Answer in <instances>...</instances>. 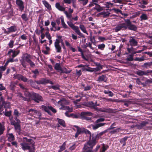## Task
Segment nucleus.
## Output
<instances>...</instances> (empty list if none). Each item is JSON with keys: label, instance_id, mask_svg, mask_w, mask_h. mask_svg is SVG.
<instances>
[{"label": "nucleus", "instance_id": "18", "mask_svg": "<svg viewBox=\"0 0 152 152\" xmlns=\"http://www.w3.org/2000/svg\"><path fill=\"white\" fill-rule=\"evenodd\" d=\"M37 80H35L33 81L32 79H30L28 80V82L30 84L31 86L33 88L39 90L40 88L36 85V81Z\"/></svg>", "mask_w": 152, "mask_h": 152}, {"label": "nucleus", "instance_id": "12", "mask_svg": "<svg viewBox=\"0 0 152 152\" xmlns=\"http://www.w3.org/2000/svg\"><path fill=\"white\" fill-rule=\"evenodd\" d=\"M32 99L35 102L39 103L40 101H43V99L41 96L34 92L32 93Z\"/></svg>", "mask_w": 152, "mask_h": 152}, {"label": "nucleus", "instance_id": "25", "mask_svg": "<svg viewBox=\"0 0 152 152\" xmlns=\"http://www.w3.org/2000/svg\"><path fill=\"white\" fill-rule=\"evenodd\" d=\"M93 113L90 112L85 111L82 112L80 113V116L81 118L86 116H92Z\"/></svg>", "mask_w": 152, "mask_h": 152}, {"label": "nucleus", "instance_id": "8", "mask_svg": "<svg viewBox=\"0 0 152 152\" xmlns=\"http://www.w3.org/2000/svg\"><path fill=\"white\" fill-rule=\"evenodd\" d=\"M74 126L77 129L75 135V138H77L78 135L81 133H85L87 134L89 133V131L83 127L80 128L78 126L76 125Z\"/></svg>", "mask_w": 152, "mask_h": 152}, {"label": "nucleus", "instance_id": "42", "mask_svg": "<svg viewBox=\"0 0 152 152\" xmlns=\"http://www.w3.org/2000/svg\"><path fill=\"white\" fill-rule=\"evenodd\" d=\"M21 17L22 19L25 21H27L28 20V18L27 17V14L25 13L22 14Z\"/></svg>", "mask_w": 152, "mask_h": 152}, {"label": "nucleus", "instance_id": "30", "mask_svg": "<svg viewBox=\"0 0 152 152\" xmlns=\"http://www.w3.org/2000/svg\"><path fill=\"white\" fill-rule=\"evenodd\" d=\"M60 109H63L66 110H68V112H72L73 111L72 108H70L68 106H61V107L59 108Z\"/></svg>", "mask_w": 152, "mask_h": 152}, {"label": "nucleus", "instance_id": "4", "mask_svg": "<svg viewBox=\"0 0 152 152\" xmlns=\"http://www.w3.org/2000/svg\"><path fill=\"white\" fill-rule=\"evenodd\" d=\"M20 121L18 118H16V121L11 120L10 122L11 125L14 126L16 132L19 134H20L21 127L20 125Z\"/></svg>", "mask_w": 152, "mask_h": 152}, {"label": "nucleus", "instance_id": "10", "mask_svg": "<svg viewBox=\"0 0 152 152\" xmlns=\"http://www.w3.org/2000/svg\"><path fill=\"white\" fill-rule=\"evenodd\" d=\"M94 146L92 145L87 142L84 145L82 152H94L93 150Z\"/></svg>", "mask_w": 152, "mask_h": 152}, {"label": "nucleus", "instance_id": "17", "mask_svg": "<svg viewBox=\"0 0 152 152\" xmlns=\"http://www.w3.org/2000/svg\"><path fill=\"white\" fill-rule=\"evenodd\" d=\"M16 3L19 10L21 12L23 11L24 8L23 2L21 0H16Z\"/></svg>", "mask_w": 152, "mask_h": 152}, {"label": "nucleus", "instance_id": "51", "mask_svg": "<svg viewBox=\"0 0 152 152\" xmlns=\"http://www.w3.org/2000/svg\"><path fill=\"white\" fill-rule=\"evenodd\" d=\"M64 13L66 15V17L68 19H70L72 18V14L69 13L67 11H64Z\"/></svg>", "mask_w": 152, "mask_h": 152}, {"label": "nucleus", "instance_id": "9", "mask_svg": "<svg viewBox=\"0 0 152 152\" xmlns=\"http://www.w3.org/2000/svg\"><path fill=\"white\" fill-rule=\"evenodd\" d=\"M58 39H56L54 43V46L58 53H60L61 52V48L59 45L60 41L61 40L62 36H57Z\"/></svg>", "mask_w": 152, "mask_h": 152}, {"label": "nucleus", "instance_id": "58", "mask_svg": "<svg viewBox=\"0 0 152 152\" xmlns=\"http://www.w3.org/2000/svg\"><path fill=\"white\" fill-rule=\"evenodd\" d=\"M14 42V41L13 40H11L10 41L8 44L10 48H12L13 47Z\"/></svg>", "mask_w": 152, "mask_h": 152}, {"label": "nucleus", "instance_id": "27", "mask_svg": "<svg viewBox=\"0 0 152 152\" xmlns=\"http://www.w3.org/2000/svg\"><path fill=\"white\" fill-rule=\"evenodd\" d=\"M152 66V62H150L145 63L143 65H142V66L145 68L147 69L148 67H151Z\"/></svg>", "mask_w": 152, "mask_h": 152}, {"label": "nucleus", "instance_id": "52", "mask_svg": "<svg viewBox=\"0 0 152 152\" xmlns=\"http://www.w3.org/2000/svg\"><path fill=\"white\" fill-rule=\"evenodd\" d=\"M35 110L33 109H29L28 111V115H30L32 116L34 115V110Z\"/></svg>", "mask_w": 152, "mask_h": 152}, {"label": "nucleus", "instance_id": "2", "mask_svg": "<svg viewBox=\"0 0 152 152\" xmlns=\"http://www.w3.org/2000/svg\"><path fill=\"white\" fill-rule=\"evenodd\" d=\"M125 23H122L119 25L121 30H125L127 28L129 30L136 31L137 28L135 25L133 24L129 19H125Z\"/></svg>", "mask_w": 152, "mask_h": 152}, {"label": "nucleus", "instance_id": "11", "mask_svg": "<svg viewBox=\"0 0 152 152\" xmlns=\"http://www.w3.org/2000/svg\"><path fill=\"white\" fill-rule=\"evenodd\" d=\"M8 5V7H7L5 10L6 12L8 13V14L7 15V19H10L11 17L13 16V12L12 6L10 2H8L7 4H6V6Z\"/></svg>", "mask_w": 152, "mask_h": 152}, {"label": "nucleus", "instance_id": "23", "mask_svg": "<svg viewBox=\"0 0 152 152\" xmlns=\"http://www.w3.org/2000/svg\"><path fill=\"white\" fill-rule=\"evenodd\" d=\"M55 7L58 10L61 11H64L65 10V8L61 5L59 2L56 3Z\"/></svg>", "mask_w": 152, "mask_h": 152}, {"label": "nucleus", "instance_id": "20", "mask_svg": "<svg viewBox=\"0 0 152 152\" xmlns=\"http://www.w3.org/2000/svg\"><path fill=\"white\" fill-rule=\"evenodd\" d=\"M104 125V123H97L95 124H91L90 126V127L92 128L93 130H96L102 126Z\"/></svg>", "mask_w": 152, "mask_h": 152}, {"label": "nucleus", "instance_id": "38", "mask_svg": "<svg viewBox=\"0 0 152 152\" xmlns=\"http://www.w3.org/2000/svg\"><path fill=\"white\" fill-rule=\"evenodd\" d=\"M22 76V75L19 74H16L13 75V78L15 79H18L20 80L21 77Z\"/></svg>", "mask_w": 152, "mask_h": 152}, {"label": "nucleus", "instance_id": "37", "mask_svg": "<svg viewBox=\"0 0 152 152\" xmlns=\"http://www.w3.org/2000/svg\"><path fill=\"white\" fill-rule=\"evenodd\" d=\"M55 69L57 70L62 71V69L61 68L59 64L56 63L54 66Z\"/></svg>", "mask_w": 152, "mask_h": 152}, {"label": "nucleus", "instance_id": "57", "mask_svg": "<svg viewBox=\"0 0 152 152\" xmlns=\"http://www.w3.org/2000/svg\"><path fill=\"white\" fill-rule=\"evenodd\" d=\"M98 48L99 49L103 50L104 48V44H102L98 45Z\"/></svg>", "mask_w": 152, "mask_h": 152}, {"label": "nucleus", "instance_id": "26", "mask_svg": "<svg viewBox=\"0 0 152 152\" xmlns=\"http://www.w3.org/2000/svg\"><path fill=\"white\" fill-rule=\"evenodd\" d=\"M34 115L35 116H37V118H38L39 120H41L42 119V114L39 111H37L36 110H34Z\"/></svg>", "mask_w": 152, "mask_h": 152}, {"label": "nucleus", "instance_id": "22", "mask_svg": "<svg viewBox=\"0 0 152 152\" xmlns=\"http://www.w3.org/2000/svg\"><path fill=\"white\" fill-rule=\"evenodd\" d=\"M8 31H5V33L7 34H9L11 32H14L17 30L16 27L15 26H11L10 28H7Z\"/></svg>", "mask_w": 152, "mask_h": 152}, {"label": "nucleus", "instance_id": "13", "mask_svg": "<svg viewBox=\"0 0 152 152\" xmlns=\"http://www.w3.org/2000/svg\"><path fill=\"white\" fill-rule=\"evenodd\" d=\"M136 74L139 76L143 75H150L152 76V70H148L146 71H144L141 70H138L137 71Z\"/></svg>", "mask_w": 152, "mask_h": 152}, {"label": "nucleus", "instance_id": "6", "mask_svg": "<svg viewBox=\"0 0 152 152\" xmlns=\"http://www.w3.org/2000/svg\"><path fill=\"white\" fill-rule=\"evenodd\" d=\"M89 135V140L87 142L88 143L95 145L97 142V140L98 139L96 134H91L89 131V133L87 134Z\"/></svg>", "mask_w": 152, "mask_h": 152}, {"label": "nucleus", "instance_id": "44", "mask_svg": "<svg viewBox=\"0 0 152 152\" xmlns=\"http://www.w3.org/2000/svg\"><path fill=\"white\" fill-rule=\"evenodd\" d=\"M18 96L24 101H28V99L23 96L21 93H19L18 94Z\"/></svg>", "mask_w": 152, "mask_h": 152}, {"label": "nucleus", "instance_id": "32", "mask_svg": "<svg viewBox=\"0 0 152 152\" xmlns=\"http://www.w3.org/2000/svg\"><path fill=\"white\" fill-rule=\"evenodd\" d=\"M57 119L58 120V122L60 124L63 126L64 127L66 126L65 122L64 120L59 119L58 118H57Z\"/></svg>", "mask_w": 152, "mask_h": 152}, {"label": "nucleus", "instance_id": "16", "mask_svg": "<svg viewBox=\"0 0 152 152\" xmlns=\"http://www.w3.org/2000/svg\"><path fill=\"white\" fill-rule=\"evenodd\" d=\"M148 124V122L146 121H141L140 123L137 124L136 125V127L137 129H144L146 126V125Z\"/></svg>", "mask_w": 152, "mask_h": 152}, {"label": "nucleus", "instance_id": "48", "mask_svg": "<svg viewBox=\"0 0 152 152\" xmlns=\"http://www.w3.org/2000/svg\"><path fill=\"white\" fill-rule=\"evenodd\" d=\"M78 1L83 4V6L86 4L88 2V0H78Z\"/></svg>", "mask_w": 152, "mask_h": 152}, {"label": "nucleus", "instance_id": "55", "mask_svg": "<svg viewBox=\"0 0 152 152\" xmlns=\"http://www.w3.org/2000/svg\"><path fill=\"white\" fill-rule=\"evenodd\" d=\"M116 15H112L110 13L108 12H106L105 11V17H111L112 16H116Z\"/></svg>", "mask_w": 152, "mask_h": 152}, {"label": "nucleus", "instance_id": "41", "mask_svg": "<svg viewBox=\"0 0 152 152\" xmlns=\"http://www.w3.org/2000/svg\"><path fill=\"white\" fill-rule=\"evenodd\" d=\"M24 95L27 97H30L32 96V95L28 91V89L24 91Z\"/></svg>", "mask_w": 152, "mask_h": 152}, {"label": "nucleus", "instance_id": "19", "mask_svg": "<svg viewBox=\"0 0 152 152\" xmlns=\"http://www.w3.org/2000/svg\"><path fill=\"white\" fill-rule=\"evenodd\" d=\"M57 103L60 105L61 106H63L69 104V101L66 100L65 99L62 98Z\"/></svg>", "mask_w": 152, "mask_h": 152}, {"label": "nucleus", "instance_id": "64", "mask_svg": "<svg viewBox=\"0 0 152 152\" xmlns=\"http://www.w3.org/2000/svg\"><path fill=\"white\" fill-rule=\"evenodd\" d=\"M76 75L78 76V77L82 75L81 70H76Z\"/></svg>", "mask_w": 152, "mask_h": 152}, {"label": "nucleus", "instance_id": "36", "mask_svg": "<svg viewBox=\"0 0 152 152\" xmlns=\"http://www.w3.org/2000/svg\"><path fill=\"white\" fill-rule=\"evenodd\" d=\"M79 27L83 32L87 34H88V33L86 30V28L84 26L82 25H80Z\"/></svg>", "mask_w": 152, "mask_h": 152}, {"label": "nucleus", "instance_id": "39", "mask_svg": "<svg viewBox=\"0 0 152 152\" xmlns=\"http://www.w3.org/2000/svg\"><path fill=\"white\" fill-rule=\"evenodd\" d=\"M103 8V7H101L98 4L96 5V7H94L93 9L96 10L98 12H99L102 10Z\"/></svg>", "mask_w": 152, "mask_h": 152}, {"label": "nucleus", "instance_id": "59", "mask_svg": "<svg viewBox=\"0 0 152 152\" xmlns=\"http://www.w3.org/2000/svg\"><path fill=\"white\" fill-rule=\"evenodd\" d=\"M97 16L99 17H102L104 18V12L99 13L97 14Z\"/></svg>", "mask_w": 152, "mask_h": 152}, {"label": "nucleus", "instance_id": "50", "mask_svg": "<svg viewBox=\"0 0 152 152\" xmlns=\"http://www.w3.org/2000/svg\"><path fill=\"white\" fill-rule=\"evenodd\" d=\"M104 79V76L103 75H102L99 77L97 80L99 82H101L103 81Z\"/></svg>", "mask_w": 152, "mask_h": 152}, {"label": "nucleus", "instance_id": "24", "mask_svg": "<svg viewBox=\"0 0 152 152\" xmlns=\"http://www.w3.org/2000/svg\"><path fill=\"white\" fill-rule=\"evenodd\" d=\"M38 85H46V84L47 79L45 78H41L36 81Z\"/></svg>", "mask_w": 152, "mask_h": 152}, {"label": "nucleus", "instance_id": "45", "mask_svg": "<svg viewBox=\"0 0 152 152\" xmlns=\"http://www.w3.org/2000/svg\"><path fill=\"white\" fill-rule=\"evenodd\" d=\"M14 115H15V117L14 118V119L16 121V118H18L19 115L20 114H19L18 110H14Z\"/></svg>", "mask_w": 152, "mask_h": 152}, {"label": "nucleus", "instance_id": "49", "mask_svg": "<svg viewBox=\"0 0 152 152\" xmlns=\"http://www.w3.org/2000/svg\"><path fill=\"white\" fill-rule=\"evenodd\" d=\"M105 94H108V96L110 97H112L114 95L113 94L112 92L108 90L107 91L105 90Z\"/></svg>", "mask_w": 152, "mask_h": 152}, {"label": "nucleus", "instance_id": "62", "mask_svg": "<svg viewBox=\"0 0 152 152\" xmlns=\"http://www.w3.org/2000/svg\"><path fill=\"white\" fill-rule=\"evenodd\" d=\"M31 72L35 75H39V74L38 70L37 69H35L34 70L32 71Z\"/></svg>", "mask_w": 152, "mask_h": 152}, {"label": "nucleus", "instance_id": "29", "mask_svg": "<svg viewBox=\"0 0 152 152\" xmlns=\"http://www.w3.org/2000/svg\"><path fill=\"white\" fill-rule=\"evenodd\" d=\"M7 137H8L7 140L10 142L14 140L15 139V137L12 133L9 134Z\"/></svg>", "mask_w": 152, "mask_h": 152}, {"label": "nucleus", "instance_id": "15", "mask_svg": "<svg viewBox=\"0 0 152 152\" xmlns=\"http://www.w3.org/2000/svg\"><path fill=\"white\" fill-rule=\"evenodd\" d=\"M20 53V50H13L10 49L8 51L7 54L10 58H14L16 57Z\"/></svg>", "mask_w": 152, "mask_h": 152}, {"label": "nucleus", "instance_id": "3", "mask_svg": "<svg viewBox=\"0 0 152 152\" xmlns=\"http://www.w3.org/2000/svg\"><path fill=\"white\" fill-rule=\"evenodd\" d=\"M69 19V21H67V23L69 26L77 34L83 38L85 37L83 34L80 31L78 26H75L73 23L72 20V18Z\"/></svg>", "mask_w": 152, "mask_h": 152}, {"label": "nucleus", "instance_id": "34", "mask_svg": "<svg viewBox=\"0 0 152 152\" xmlns=\"http://www.w3.org/2000/svg\"><path fill=\"white\" fill-rule=\"evenodd\" d=\"M82 86L83 87L84 91L90 90L92 88V86L90 85H87L86 86H85L84 85L82 84Z\"/></svg>", "mask_w": 152, "mask_h": 152}, {"label": "nucleus", "instance_id": "46", "mask_svg": "<svg viewBox=\"0 0 152 152\" xmlns=\"http://www.w3.org/2000/svg\"><path fill=\"white\" fill-rule=\"evenodd\" d=\"M112 10H113L115 12L117 13H120V14H122V11H121V10H119V9H116L115 8H114L112 9Z\"/></svg>", "mask_w": 152, "mask_h": 152}, {"label": "nucleus", "instance_id": "60", "mask_svg": "<svg viewBox=\"0 0 152 152\" xmlns=\"http://www.w3.org/2000/svg\"><path fill=\"white\" fill-rule=\"evenodd\" d=\"M4 115L6 116L10 117L11 115V112L7 111L5 112L4 113Z\"/></svg>", "mask_w": 152, "mask_h": 152}, {"label": "nucleus", "instance_id": "56", "mask_svg": "<svg viewBox=\"0 0 152 152\" xmlns=\"http://www.w3.org/2000/svg\"><path fill=\"white\" fill-rule=\"evenodd\" d=\"M24 82H26L28 81V79L26 77L22 75L20 80Z\"/></svg>", "mask_w": 152, "mask_h": 152}, {"label": "nucleus", "instance_id": "61", "mask_svg": "<svg viewBox=\"0 0 152 152\" xmlns=\"http://www.w3.org/2000/svg\"><path fill=\"white\" fill-rule=\"evenodd\" d=\"M61 71L62 72L65 73L66 74H68L70 73V72H71V70L68 71L66 68H64V69L63 70L62 69V71Z\"/></svg>", "mask_w": 152, "mask_h": 152}, {"label": "nucleus", "instance_id": "43", "mask_svg": "<svg viewBox=\"0 0 152 152\" xmlns=\"http://www.w3.org/2000/svg\"><path fill=\"white\" fill-rule=\"evenodd\" d=\"M135 61H142L145 60L144 56H142L141 57H136L134 59Z\"/></svg>", "mask_w": 152, "mask_h": 152}, {"label": "nucleus", "instance_id": "28", "mask_svg": "<svg viewBox=\"0 0 152 152\" xmlns=\"http://www.w3.org/2000/svg\"><path fill=\"white\" fill-rule=\"evenodd\" d=\"M42 3L45 7L47 8L49 10H51V5L47 1L45 0H44L42 1Z\"/></svg>", "mask_w": 152, "mask_h": 152}, {"label": "nucleus", "instance_id": "63", "mask_svg": "<svg viewBox=\"0 0 152 152\" xmlns=\"http://www.w3.org/2000/svg\"><path fill=\"white\" fill-rule=\"evenodd\" d=\"M104 120V118H101L99 119H98L95 121V122L96 123H98L101 122L103 121Z\"/></svg>", "mask_w": 152, "mask_h": 152}, {"label": "nucleus", "instance_id": "5", "mask_svg": "<svg viewBox=\"0 0 152 152\" xmlns=\"http://www.w3.org/2000/svg\"><path fill=\"white\" fill-rule=\"evenodd\" d=\"M23 57L26 62L28 63L31 67H34L35 66V64L31 61L32 57L30 54L26 53L23 54Z\"/></svg>", "mask_w": 152, "mask_h": 152}, {"label": "nucleus", "instance_id": "40", "mask_svg": "<svg viewBox=\"0 0 152 152\" xmlns=\"http://www.w3.org/2000/svg\"><path fill=\"white\" fill-rule=\"evenodd\" d=\"M2 105L6 109L10 107V103L9 102H5L3 103Z\"/></svg>", "mask_w": 152, "mask_h": 152}, {"label": "nucleus", "instance_id": "14", "mask_svg": "<svg viewBox=\"0 0 152 152\" xmlns=\"http://www.w3.org/2000/svg\"><path fill=\"white\" fill-rule=\"evenodd\" d=\"M87 106L89 107L95 109L96 111L98 112H104V109L102 108H96L95 106L94 103L92 102H89L87 104Z\"/></svg>", "mask_w": 152, "mask_h": 152}, {"label": "nucleus", "instance_id": "7", "mask_svg": "<svg viewBox=\"0 0 152 152\" xmlns=\"http://www.w3.org/2000/svg\"><path fill=\"white\" fill-rule=\"evenodd\" d=\"M42 110L44 111L50 115H51V113L49 110H50L53 113H55L57 112L56 110L53 107L51 106H47L44 105H42L40 108Z\"/></svg>", "mask_w": 152, "mask_h": 152}, {"label": "nucleus", "instance_id": "31", "mask_svg": "<svg viewBox=\"0 0 152 152\" xmlns=\"http://www.w3.org/2000/svg\"><path fill=\"white\" fill-rule=\"evenodd\" d=\"M66 142H64L62 145L60 146V149L58 151V152H61L64 150L66 148Z\"/></svg>", "mask_w": 152, "mask_h": 152}, {"label": "nucleus", "instance_id": "21", "mask_svg": "<svg viewBox=\"0 0 152 152\" xmlns=\"http://www.w3.org/2000/svg\"><path fill=\"white\" fill-rule=\"evenodd\" d=\"M129 39V42L130 43V45L131 47H133L136 46L137 45L138 42L137 41L133 38L132 37H131Z\"/></svg>", "mask_w": 152, "mask_h": 152}, {"label": "nucleus", "instance_id": "53", "mask_svg": "<svg viewBox=\"0 0 152 152\" xmlns=\"http://www.w3.org/2000/svg\"><path fill=\"white\" fill-rule=\"evenodd\" d=\"M24 60H20V62L23 67L24 68H26V64Z\"/></svg>", "mask_w": 152, "mask_h": 152}, {"label": "nucleus", "instance_id": "35", "mask_svg": "<svg viewBox=\"0 0 152 152\" xmlns=\"http://www.w3.org/2000/svg\"><path fill=\"white\" fill-rule=\"evenodd\" d=\"M140 20H147L148 19V17L146 14H142L140 17Z\"/></svg>", "mask_w": 152, "mask_h": 152}, {"label": "nucleus", "instance_id": "1", "mask_svg": "<svg viewBox=\"0 0 152 152\" xmlns=\"http://www.w3.org/2000/svg\"><path fill=\"white\" fill-rule=\"evenodd\" d=\"M23 141V142L20 143V145L23 151L28 150L29 152H35V142L34 140L30 138L24 137Z\"/></svg>", "mask_w": 152, "mask_h": 152}, {"label": "nucleus", "instance_id": "47", "mask_svg": "<svg viewBox=\"0 0 152 152\" xmlns=\"http://www.w3.org/2000/svg\"><path fill=\"white\" fill-rule=\"evenodd\" d=\"M15 61L13 58H10L5 63V66H7L9 62H13Z\"/></svg>", "mask_w": 152, "mask_h": 152}, {"label": "nucleus", "instance_id": "33", "mask_svg": "<svg viewBox=\"0 0 152 152\" xmlns=\"http://www.w3.org/2000/svg\"><path fill=\"white\" fill-rule=\"evenodd\" d=\"M5 129L4 126L1 123H0V135L3 134L5 130Z\"/></svg>", "mask_w": 152, "mask_h": 152}, {"label": "nucleus", "instance_id": "54", "mask_svg": "<svg viewBox=\"0 0 152 152\" xmlns=\"http://www.w3.org/2000/svg\"><path fill=\"white\" fill-rule=\"evenodd\" d=\"M128 137H125L121 139L120 140V142L121 143H122L123 142H126V141L127 140Z\"/></svg>", "mask_w": 152, "mask_h": 152}]
</instances>
